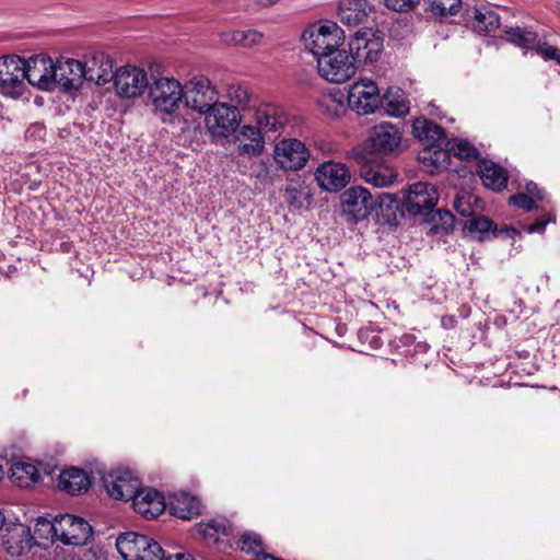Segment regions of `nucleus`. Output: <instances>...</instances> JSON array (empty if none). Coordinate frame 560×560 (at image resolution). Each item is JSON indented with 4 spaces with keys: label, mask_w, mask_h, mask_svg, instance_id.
Returning a JSON list of instances; mask_svg holds the SVG:
<instances>
[{
    "label": "nucleus",
    "mask_w": 560,
    "mask_h": 560,
    "mask_svg": "<svg viewBox=\"0 0 560 560\" xmlns=\"http://www.w3.org/2000/svg\"><path fill=\"white\" fill-rule=\"evenodd\" d=\"M249 90L241 84H232L226 90V97L229 100L228 106L234 107L236 110L245 108L250 101Z\"/></svg>",
    "instance_id": "obj_37"
},
{
    "label": "nucleus",
    "mask_w": 560,
    "mask_h": 560,
    "mask_svg": "<svg viewBox=\"0 0 560 560\" xmlns=\"http://www.w3.org/2000/svg\"><path fill=\"white\" fill-rule=\"evenodd\" d=\"M442 324H443L444 326H447L446 318H443Z\"/></svg>",
    "instance_id": "obj_61"
},
{
    "label": "nucleus",
    "mask_w": 560,
    "mask_h": 560,
    "mask_svg": "<svg viewBox=\"0 0 560 560\" xmlns=\"http://www.w3.org/2000/svg\"><path fill=\"white\" fill-rule=\"evenodd\" d=\"M85 80L93 81L98 85H104L113 81V61L104 52H95L83 63Z\"/></svg>",
    "instance_id": "obj_24"
},
{
    "label": "nucleus",
    "mask_w": 560,
    "mask_h": 560,
    "mask_svg": "<svg viewBox=\"0 0 560 560\" xmlns=\"http://www.w3.org/2000/svg\"><path fill=\"white\" fill-rule=\"evenodd\" d=\"M184 104L198 114L209 110L218 101L215 86L206 77H194L184 84Z\"/></svg>",
    "instance_id": "obj_9"
},
{
    "label": "nucleus",
    "mask_w": 560,
    "mask_h": 560,
    "mask_svg": "<svg viewBox=\"0 0 560 560\" xmlns=\"http://www.w3.org/2000/svg\"><path fill=\"white\" fill-rule=\"evenodd\" d=\"M385 5L397 12L409 11L413 9L420 0H384Z\"/></svg>",
    "instance_id": "obj_49"
},
{
    "label": "nucleus",
    "mask_w": 560,
    "mask_h": 560,
    "mask_svg": "<svg viewBox=\"0 0 560 560\" xmlns=\"http://www.w3.org/2000/svg\"><path fill=\"white\" fill-rule=\"evenodd\" d=\"M55 521L50 522L46 518H38L36 523V532L39 534L42 538H48L50 537L51 540H58L57 539V532H55Z\"/></svg>",
    "instance_id": "obj_46"
},
{
    "label": "nucleus",
    "mask_w": 560,
    "mask_h": 560,
    "mask_svg": "<svg viewBox=\"0 0 560 560\" xmlns=\"http://www.w3.org/2000/svg\"><path fill=\"white\" fill-rule=\"evenodd\" d=\"M264 143L259 142H249L238 145V153L240 154H247V155H259L262 152Z\"/></svg>",
    "instance_id": "obj_50"
},
{
    "label": "nucleus",
    "mask_w": 560,
    "mask_h": 560,
    "mask_svg": "<svg viewBox=\"0 0 560 560\" xmlns=\"http://www.w3.org/2000/svg\"><path fill=\"white\" fill-rule=\"evenodd\" d=\"M318 73L326 81L340 84L355 74L357 65L346 50H335L317 59Z\"/></svg>",
    "instance_id": "obj_7"
},
{
    "label": "nucleus",
    "mask_w": 560,
    "mask_h": 560,
    "mask_svg": "<svg viewBox=\"0 0 560 560\" xmlns=\"http://www.w3.org/2000/svg\"><path fill=\"white\" fill-rule=\"evenodd\" d=\"M308 158L307 148L298 139H283L276 144L273 150V159L283 170H301L307 163Z\"/></svg>",
    "instance_id": "obj_15"
},
{
    "label": "nucleus",
    "mask_w": 560,
    "mask_h": 560,
    "mask_svg": "<svg viewBox=\"0 0 560 560\" xmlns=\"http://www.w3.org/2000/svg\"><path fill=\"white\" fill-rule=\"evenodd\" d=\"M83 63L75 59H58L54 63V88L60 86L65 91L77 90L81 86L84 77Z\"/></svg>",
    "instance_id": "obj_18"
},
{
    "label": "nucleus",
    "mask_w": 560,
    "mask_h": 560,
    "mask_svg": "<svg viewBox=\"0 0 560 560\" xmlns=\"http://www.w3.org/2000/svg\"><path fill=\"white\" fill-rule=\"evenodd\" d=\"M241 135L243 138L248 139L250 142H259L264 143V133L260 130L259 126L244 125L241 128Z\"/></svg>",
    "instance_id": "obj_47"
},
{
    "label": "nucleus",
    "mask_w": 560,
    "mask_h": 560,
    "mask_svg": "<svg viewBox=\"0 0 560 560\" xmlns=\"http://www.w3.org/2000/svg\"><path fill=\"white\" fill-rule=\"evenodd\" d=\"M255 121L266 138L276 139L284 129L288 117L279 106L266 104L256 110Z\"/></svg>",
    "instance_id": "obj_20"
},
{
    "label": "nucleus",
    "mask_w": 560,
    "mask_h": 560,
    "mask_svg": "<svg viewBox=\"0 0 560 560\" xmlns=\"http://www.w3.org/2000/svg\"><path fill=\"white\" fill-rule=\"evenodd\" d=\"M240 548L248 553L257 556L258 560H281L270 553L264 552V542L260 535L252 532H245L240 538Z\"/></svg>",
    "instance_id": "obj_34"
},
{
    "label": "nucleus",
    "mask_w": 560,
    "mask_h": 560,
    "mask_svg": "<svg viewBox=\"0 0 560 560\" xmlns=\"http://www.w3.org/2000/svg\"><path fill=\"white\" fill-rule=\"evenodd\" d=\"M205 128L213 138H228L233 135L241 122L240 112L229 107L226 102L217 101L203 114Z\"/></svg>",
    "instance_id": "obj_6"
},
{
    "label": "nucleus",
    "mask_w": 560,
    "mask_h": 560,
    "mask_svg": "<svg viewBox=\"0 0 560 560\" xmlns=\"http://www.w3.org/2000/svg\"><path fill=\"white\" fill-rule=\"evenodd\" d=\"M200 532L205 537L213 538L214 540L220 539V535H229V527L225 521L213 520L208 524L200 526Z\"/></svg>",
    "instance_id": "obj_42"
},
{
    "label": "nucleus",
    "mask_w": 560,
    "mask_h": 560,
    "mask_svg": "<svg viewBox=\"0 0 560 560\" xmlns=\"http://www.w3.org/2000/svg\"><path fill=\"white\" fill-rule=\"evenodd\" d=\"M345 38L342 28L332 21H319L310 24L302 34L305 48L317 59L339 49Z\"/></svg>",
    "instance_id": "obj_3"
},
{
    "label": "nucleus",
    "mask_w": 560,
    "mask_h": 560,
    "mask_svg": "<svg viewBox=\"0 0 560 560\" xmlns=\"http://www.w3.org/2000/svg\"><path fill=\"white\" fill-rule=\"evenodd\" d=\"M3 521H4V516H3L2 511L0 510V526L3 524Z\"/></svg>",
    "instance_id": "obj_57"
},
{
    "label": "nucleus",
    "mask_w": 560,
    "mask_h": 560,
    "mask_svg": "<svg viewBox=\"0 0 560 560\" xmlns=\"http://www.w3.org/2000/svg\"><path fill=\"white\" fill-rule=\"evenodd\" d=\"M509 201L514 207L523 209L527 212L538 209L537 201L523 192L511 196Z\"/></svg>",
    "instance_id": "obj_45"
},
{
    "label": "nucleus",
    "mask_w": 560,
    "mask_h": 560,
    "mask_svg": "<svg viewBox=\"0 0 560 560\" xmlns=\"http://www.w3.org/2000/svg\"><path fill=\"white\" fill-rule=\"evenodd\" d=\"M317 105L320 113L328 117H341L347 110L341 93L324 94L318 98Z\"/></svg>",
    "instance_id": "obj_35"
},
{
    "label": "nucleus",
    "mask_w": 560,
    "mask_h": 560,
    "mask_svg": "<svg viewBox=\"0 0 560 560\" xmlns=\"http://www.w3.org/2000/svg\"><path fill=\"white\" fill-rule=\"evenodd\" d=\"M59 488L70 494H78L88 490L90 479L88 474L79 468L71 467L59 475Z\"/></svg>",
    "instance_id": "obj_30"
},
{
    "label": "nucleus",
    "mask_w": 560,
    "mask_h": 560,
    "mask_svg": "<svg viewBox=\"0 0 560 560\" xmlns=\"http://www.w3.org/2000/svg\"><path fill=\"white\" fill-rule=\"evenodd\" d=\"M372 7L368 0H341L338 16L347 26H358L366 22Z\"/></svg>",
    "instance_id": "obj_25"
},
{
    "label": "nucleus",
    "mask_w": 560,
    "mask_h": 560,
    "mask_svg": "<svg viewBox=\"0 0 560 560\" xmlns=\"http://www.w3.org/2000/svg\"><path fill=\"white\" fill-rule=\"evenodd\" d=\"M555 221V217L551 213H548L545 218L537 220L533 224L523 225L522 229L528 234L533 233H544L547 224Z\"/></svg>",
    "instance_id": "obj_48"
},
{
    "label": "nucleus",
    "mask_w": 560,
    "mask_h": 560,
    "mask_svg": "<svg viewBox=\"0 0 560 560\" xmlns=\"http://www.w3.org/2000/svg\"><path fill=\"white\" fill-rule=\"evenodd\" d=\"M80 560H104V556L100 549L90 548L83 551Z\"/></svg>",
    "instance_id": "obj_54"
},
{
    "label": "nucleus",
    "mask_w": 560,
    "mask_h": 560,
    "mask_svg": "<svg viewBox=\"0 0 560 560\" xmlns=\"http://www.w3.org/2000/svg\"><path fill=\"white\" fill-rule=\"evenodd\" d=\"M431 10L439 15H453L459 11L460 0H430Z\"/></svg>",
    "instance_id": "obj_41"
},
{
    "label": "nucleus",
    "mask_w": 560,
    "mask_h": 560,
    "mask_svg": "<svg viewBox=\"0 0 560 560\" xmlns=\"http://www.w3.org/2000/svg\"><path fill=\"white\" fill-rule=\"evenodd\" d=\"M363 180L374 187L384 188L393 185L397 177V171L385 163L365 161L360 167Z\"/></svg>",
    "instance_id": "obj_23"
},
{
    "label": "nucleus",
    "mask_w": 560,
    "mask_h": 560,
    "mask_svg": "<svg viewBox=\"0 0 560 560\" xmlns=\"http://www.w3.org/2000/svg\"><path fill=\"white\" fill-rule=\"evenodd\" d=\"M447 320V326L453 324V318L450 317Z\"/></svg>",
    "instance_id": "obj_59"
},
{
    "label": "nucleus",
    "mask_w": 560,
    "mask_h": 560,
    "mask_svg": "<svg viewBox=\"0 0 560 560\" xmlns=\"http://www.w3.org/2000/svg\"><path fill=\"white\" fill-rule=\"evenodd\" d=\"M24 59L19 56L0 58V93L20 97L25 89Z\"/></svg>",
    "instance_id": "obj_11"
},
{
    "label": "nucleus",
    "mask_w": 560,
    "mask_h": 560,
    "mask_svg": "<svg viewBox=\"0 0 560 560\" xmlns=\"http://www.w3.org/2000/svg\"><path fill=\"white\" fill-rule=\"evenodd\" d=\"M55 532L58 540L72 546L85 545L93 533L92 526L84 518L71 514L55 517Z\"/></svg>",
    "instance_id": "obj_12"
},
{
    "label": "nucleus",
    "mask_w": 560,
    "mask_h": 560,
    "mask_svg": "<svg viewBox=\"0 0 560 560\" xmlns=\"http://www.w3.org/2000/svg\"><path fill=\"white\" fill-rule=\"evenodd\" d=\"M466 228L470 233L478 234L479 237H482L485 234L489 232H494L493 222L483 215L474 217L467 223Z\"/></svg>",
    "instance_id": "obj_40"
},
{
    "label": "nucleus",
    "mask_w": 560,
    "mask_h": 560,
    "mask_svg": "<svg viewBox=\"0 0 560 560\" xmlns=\"http://www.w3.org/2000/svg\"><path fill=\"white\" fill-rule=\"evenodd\" d=\"M526 195L534 198L536 201L544 200V191L533 182L526 184Z\"/></svg>",
    "instance_id": "obj_52"
},
{
    "label": "nucleus",
    "mask_w": 560,
    "mask_h": 560,
    "mask_svg": "<svg viewBox=\"0 0 560 560\" xmlns=\"http://www.w3.org/2000/svg\"><path fill=\"white\" fill-rule=\"evenodd\" d=\"M477 173L480 176L485 187L494 191H500L506 187V171L492 161L481 160L478 163Z\"/></svg>",
    "instance_id": "obj_27"
},
{
    "label": "nucleus",
    "mask_w": 560,
    "mask_h": 560,
    "mask_svg": "<svg viewBox=\"0 0 560 560\" xmlns=\"http://www.w3.org/2000/svg\"><path fill=\"white\" fill-rule=\"evenodd\" d=\"M383 105L388 116L402 117L409 113V101L400 88L390 86L382 95Z\"/></svg>",
    "instance_id": "obj_31"
},
{
    "label": "nucleus",
    "mask_w": 560,
    "mask_h": 560,
    "mask_svg": "<svg viewBox=\"0 0 560 560\" xmlns=\"http://www.w3.org/2000/svg\"><path fill=\"white\" fill-rule=\"evenodd\" d=\"M116 547L124 560H163L165 557L158 541L135 532L119 535Z\"/></svg>",
    "instance_id": "obj_4"
},
{
    "label": "nucleus",
    "mask_w": 560,
    "mask_h": 560,
    "mask_svg": "<svg viewBox=\"0 0 560 560\" xmlns=\"http://www.w3.org/2000/svg\"><path fill=\"white\" fill-rule=\"evenodd\" d=\"M383 37L377 31H358L349 40V51L355 65H373L383 52Z\"/></svg>",
    "instance_id": "obj_8"
},
{
    "label": "nucleus",
    "mask_w": 560,
    "mask_h": 560,
    "mask_svg": "<svg viewBox=\"0 0 560 560\" xmlns=\"http://www.w3.org/2000/svg\"><path fill=\"white\" fill-rule=\"evenodd\" d=\"M170 511L173 515L183 518L190 520L200 513V501L198 498L180 492L174 494L170 501Z\"/></svg>",
    "instance_id": "obj_28"
},
{
    "label": "nucleus",
    "mask_w": 560,
    "mask_h": 560,
    "mask_svg": "<svg viewBox=\"0 0 560 560\" xmlns=\"http://www.w3.org/2000/svg\"><path fill=\"white\" fill-rule=\"evenodd\" d=\"M9 478L18 487L28 488L39 480L40 472L36 465L20 460L11 465Z\"/></svg>",
    "instance_id": "obj_29"
},
{
    "label": "nucleus",
    "mask_w": 560,
    "mask_h": 560,
    "mask_svg": "<svg viewBox=\"0 0 560 560\" xmlns=\"http://www.w3.org/2000/svg\"><path fill=\"white\" fill-rule=\"evenodd\" d=\"M419 161L428 173H435L443 168H446L450 162V154L446 150L439 147L424 148L419 153Z\"/></svg>",
    "instance_id": "obj_33"
},
{
    "label": "nucleus",
    "mask_w": 560,
    "mask_h": 560,
    "mask_svg": "<svg viewBox=\"0 0 560 560\" xmlns=\"http://www.w3.org/2000/svg\"><path fill=\"white\" fill-rule=\"evenodd\" d=\"M315 179L324 190L339 191L349 183L350 173L345 164L329 161L316 168Z\"/></svg>",
    "instance_id": "obj_19"
},
{
    "label": "nucleus",
    "mask_w": 560,
    "mask_h": 560,
    "mask_svg": "<svg viewBox=\"0 0 560 560\" xmlns=\"http://www.w3.org/2000/svg\"><path fill=\"white\" fill-rule=\"evenodd\" d=\"M240 31H228L220 34V39L225 45L238 46L240 43Z\"/></svg>",
    "instance_id": "obj_51"
},
{
    "label": "nucleus",
    "mask_w": 560,
    "mask_h": 560,
    "mask_svg": "<svg viewBox=\"0 0 560 560\" xmlns=\"http://www.w3.org/2000/svg\"><path fill=\"white\" fill-rule=\"evenodd\" d=\"M132 505L145 518L158 517L166 508L162 493L152 488H140L132 499Z\"/></svg>",
    "instance_id": "obj_22"
},
{
    "label": "nucleus",
    "mask_w": 560,
    "mask_h": 560,
    "mask_svg": "<svg viewBox=\"0 0 560 560\" xmlns=\"http://www.w3.org/2000/svg\"><path fill=\"white\" fill-rule=\"evenodd\" d=\"M533 50L545 61H555L560 65V49L557 46L546 40L537 39L535 46H533Z\"/></svg>",
    "instance_id": "obj_39"
},
{
    "label": "nucleus",
    "mask_w": 560,
    "mask_h": 560,
    "mask_svg": "<svg viewBox=\"0 0 560 560\" xmlns=\"http://www.w3.org/2000/svg\"><path fill=\"white\" fill-rule=\"evenodd\" d=\"M395 201L396 197L387 192L378 194L375 199L362 186L350 187L341 195L342 213L348 221L354 223L368 219L376 205L390 207Z\"/></svg>",
    "instance_id": "obj_2"
},
{
    "label": "nucleus",
    "mask_w": 560,
    "mask_h": 560,
    "mask_svg": "<svg viewBox=\"0 0 560 560\" xmlns=\"http://www.w3.org/2000/svg\"><path fill=\"white\" fill-rule=\"evenodd\" d=\"M347 102L349 108L360 116L374 114L383 105L377 84L368 78L349 85Z\"/></svg>",
    "instance_id": "obj_5"
},
{
    "label": "nucleus",
    "mask_w": 560,
    "mask_h": 560,
    "mask_svg": "<svg viewBox=\"0 0 560 560\" xmlns=\"http://www.w3.org/2000/svg\"><path fill=\"white\" fill-rule=\"evenodd\" d=\"M439 219L442 221L443 229L448 230L453 226L454 215L447 210H438L436 212Z\"/></svg>",
    "instance_id": "obj_53"
},
{
    "label": "nucleus",
    "mask_w": 560,
    "mask_h": 560,
    "mask_svg": "<svg viewBox=\"0 0 560 560\" xmlns=\"http://www.w3.org/2000/svg\"><path fill=\"white\" fill-rule=\"evenodd\" d=\"M113 81L116 93L126 98L140 96L150 85L147 72L135 66L118 68Z\"/></svg>",
    "instance_id": "obj_14"
},
{
    "label": "nucleus",
    "mask_w": 560,
    "mask_h": 560,
    "mask_svg": "<svg viewBox=\"0 0 560 560\" xmlns=\"http://www.w3.org/2000/svg\"><path fill=\"white\" fill-rule=\"evenodd\" d=\"M184 85L170 77L153 78L149 85V100L153 106L154 114L162 122L179 125L184 122L177 114L179 106L184 103Z\"/></svg>",
    "instance_id": "obj_1"
},
{
    "label": "nucleus",
    "mask_w": 560,
    "mask_h": 560,
    "mask_svg": "<svg viewBox=\"0 0 560 560\" xmlns=\"http://www.w3.org/2000/svg\"><path fill=\"white\" fill-rule=\"evenodd\" d=\"M447 320V326L453 324V318L450 317Z\"/></svg>",
    "instance_id": "obj_60"
},
{
    "label": "nucleus",
    "mask_w": 560,
    "mask_h": 560,
    "mask_svg": "<svg viewBox=\"0 0 560 560\" xmlns=\"http://www.w3.org/2000/svg\"><path fill=\"white\" fill-rule=\"evenodd\" d=\"M54 62L46 56H33L24 60L27 82L44 91L54 90Z\"/></svg>",
    "instance_id": "obj_17"
},
{
    "label": "nucleus",
    "mask_w": 560,
    "mask_h": 560,
    "mask_svg": "<svg viewBox=\"0 0 560 560\" xmlns=\"http://www.w3.org/2000/svg\"><path fill=\"white\" fill-rule=\"evenodd\" d=\"M470 18L474 31L479 34L495 31L500 25L497 12L486 5L474 8Z\"/></svg>",
    "instance_id": "obj_32"
},
{
    "label": "nucleus",
    "mask_w": 560,
    "mask_h": 560,
    "mask_svg": "<svg viewBox=\"0 0 560 560\" xmlns=\"http://www.w3.org/2000/svg\"><path fill=\"white\" fill-rule=\"evenodd\" d=\"M34 129H36V130H38V131H42V130H43V128H42V127H39V126H34Z\"/></svg>",
    "instance_id": "obj_58"
},
{
    "label": "nucleus",
    "mask_w": 560,
    "mask_h": 560,
    "mask_svg": "<svg viewBox=\"0 0 560 560\" xmlns=\"http://www.w3.org/2000/svg\"><path fill=\"white\" fill-rule=\"evenodd\" d=\"M448 154L452 152L454 155L463 160H471L478 156L477 149L466 140L454 139L446 143Z\"/></svg>",
    "instance_id": "obj_38"
},
{
    "label": "nucleus",
    "mask_w": 560,
    "mask_h": 560,
    "mask_svg": "<svg viewBox=\"0 0 560 560\" xmlns=\"http://www.w3.org/2000/svg\"><path fill=\"white\" fill-rule=\"evenodd\" d=\"M506 39L523 49H533L538 37L537 34L521 27H512L505 31Z\"/></svg>",
    "instance_id": "obj_36"
},
{
    "label": "nucleus",
    "mask_w": 560,
    "mask_h": 560,
    "mask_svg": "<svg viewBox=\"0 0 560 560\" xmlns=\"http://www.w3.org/2000/svg\"><path fill=\"white\" fill-rule=\"evenodd\" d=\"M402 141L400 129L388 121H382L373 126L369 132L366 148L372 153L384 155L399 152Z\"/></svg>",
    "instance_id": "obj_10"
},
{
    "label": "nucleus",
    "mask_w": 560,
    "mask_h": 560,
    "mask_svg": "<svg viewBox=\"0 0 560 560\" xmlns=\"http://www.w3.org/2000/svg\"><path fill=\"white\" fill-rule=\"evenodd\" d=\"M240 38L238 46L244 48H253L262 43L264 35L262 33L256 31V30H245L240 31V35H237Z\"/></svg>",
    "instance_id": "obj_44"
},
{
    "label": "nucleus",
    "mask_w": 560,
    "mask_h": 560,
    "mask_svg": "<svg viewBox=\"0 0 560 560\" xmlns=\"http://www.w3.org/2000/svg\"><path fill=\"white\" fill-rule=\"evenodd\" d=\"M476 201V198L471 194H463L457 196L454 201V209L462 217H470L474 214L472 203Z\"/></svg>",
    "instance_id": "obj_43"
},
{
    "label": "nucleus",
    "mask_w": 560,
    "mask_h": 560,
    "mask_svg": "<svg viewBox=\"0 0 560 560\" xmlns=\"http://www.w3.org/2000/svg\"><path fill=\"white\" fill-rule=\"evenodd\" d=\"M298 190L295 188H287L285 190V198L288 201L290 202H293V200L295 199V195H296Z\"/></svg>",
    "instance_id": "obj_55"
},
{
    "label": "nucleus",
    "mask_w": 560,
    "mask_h": 560,
    "mask_svg": "<svg viewBox=\"0 0 560 560\" xmlns=\"http://www.w3.org/2000/svg\"><path fill=\"white\" fill-rule=\"evenodd\" d=\"M438 199V191L431 184L417 182L406 190L402 208L410 214L423 215L433 210Z\"/></svg>",
    "instance_id": "obj_13"
},
{
    "label": "nucleus",
    "mask_w": 560,
    "mask_h": 560,
    "mask_svg": "<svg viewBox=\"0 0 560 560\" xmlns=\"http://www.w3.org/2000/svg\"><path fill=\"white\" fill-rule=\"evenodd\" d=\"M1 539L7 553L12 557L26 553L33 545L31 529L21 523L9 525L4 529Z\"/></svg>",
    "instance_id": "obj_21"
},
{
    "label": "nucleus",
    "mask_w": 560,
    "mask_h": 560,
    "mask_svg": "<svg viewBox=\"0 0 560 560\" xmlns=\"http://www.w3.org/2000/svg\"><path fill=\"white\" fill-rule=\"evenodd\" d=\"M105 488L115 500H132L141 488L140 479L129 469H116L104 478Z\"/></svg>",
    "instance_id": "obj_16"
},
{
    "label": "nucleus",
    "mask_w": 560,
    "mask_h": 560,
    "mask_svg": "<svg viewBox=\"0 0 560 560\" xmlns=\"http://www.w3.org/2000/svg\"><path fill=\"white\" fill-rule=\"evenodd\" d=\"M412 132L424 148L439 147L445 138L444 129L424 117L415 119Z\"/></svg>",
    "instance_id": "obj_26"
},
{
    "label": "nucleus",
    "mask_w": 560,
    "mask_h": 560,
    "mask_svg": "<svg viewBox=\"0 0 560 560\" xmlns=\"http://www.w3.org/2000/svg\"><path fill=\"white\" fill-rule=\"evenodd\" d=\"M166 560H173V559H172L171 557H168ZM174 560H192V559H190V557H189V556H188V557H186V556H184V555H179V553H178V555H176V556H175V559H174Z\"/></svg>",
    "instance_id": "obj_56"
}]
</instances>
